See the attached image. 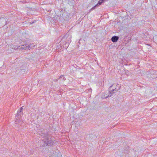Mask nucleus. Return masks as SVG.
<instances>
[{
  "mask_svg": "<svg viewBox=\"0 0 157 157\" xmlns=\"http://www.w3.org/2000/svg\"><path fill=\"white\" fill-rule=\"evenodd\" d=\"M18 119L17 118L15 120V122L16 124H17L18 123H21V122H22V121H21V120H19V121H18Z\"/></svg>",
  "mask_w": 157,
  "mask_h": 157,
  "instance_id": "obj_10",
  "label": "nucleus"
},
{
  "mask_svg": "<svg viewBox=\"0 0 157 157\" xmlns=\"http://www.w3.org/2000/svg\"><path fill=\"white\" fill-rule=\"evenodd\" d=\"M2 20H3V21H6V20L5 19H2Z\"/></svg>",
  "mask_w": 157,
  "mask_h": 157,
  "instance_id": "obj_11",
  "label": "nucleus"
},
{
  "mask_svg": "<svg viewBox=\"0 0 157 157\" xmlns=\"http://www.w3.org/2000/svg\"><path fill=\"white\" fill-rule=\"evenodd\" d=\"M102 0L101 2H99L97 4L94 6L91 9V10L94 9L97 6H99V5H101L102 3V1H103V0Z\"/></svg>",
  "mask_w": 157,
  "mask_h": 157,
  "instance_id": "obj_7",
  "label": "nucleus"
},
{
  "mask_svg": "<svg viewBox=\"0 0 157 157\" xmlns=\"http://www.w3.org/2000/svg\"><path fill=\"white\" fill-rule=\"evenodd\" d=\"M59 79L60 80V81H60V82H63L65 80V79H64V77L63 76H60L59 78Z\"/></svg>",
  "mask_w": 157,
  "mask_h": 157,
  "instance_id": "obj_8",
  "label": "nucleus"
},
{
  "mask_svg": "<svg viewBox=\"0 0 157 157\" xmlns=\"http://www.w3.org/2000/svg\"><path fill=\"white\" fill-rule=\"evenodd\" d=\"M67 39L66 43L69 44V42L71 41V36H69L68 34H66L64 35V37L62 40V41H63L64 39Z\"/></svg>",
  "mask_w": 157,
  "mask_h": 157,
  "instance_id": "obj_3",
  "label": "nucleus"
},
{
  "mask_svg": "<svg viewBox=\"0 0 157 157\" xmlns=\"http://www.w3.org/2000/svg\"><path fill=\"white\" fill-rule=\"evenodd\" d=\"M28 48V46L26 45H21L18 47H17L16 46H14L13 49L15 50L17 49H21L24 50Z\"/></svg>",
  "mask_w": 157,
  "mask_h": 157,
  "instance_id": "obj_2",
  "label": "nucleus"
},
{
  "mask_svg": "<svg viewBox=\"0 0 157 157\" xmlns=\"http://www.w3.org/2000/svg\"><path fill=\"white\" fill-rule=\"evenodd\" d=\"M38 133L39 135L41 136H43L42 139V140H44V142L47 144V145L51 146L53 144V140L51 138H50L47 135L44 134V133H40V132L39 131Z\"/></svg>",
  "mask_w": 157,
  "mask_h": 157,
  "instance_id": "obj_1",
  "label": "nucleus"
},
{
  "mask_svg": "<svg viewBox=\"0 0 157 157\" xmlns=\"http://www.w3.org/2000/svg\"><path fill=\"white\" fill-rule=\"evenodd\" d=\"M119 38V37L118 36H114L112 37L111 40L113 42H116L117 41Z\"/></svg>",
  "mask_w": 157,
  "mask_h": 157,
  "instance_id": "obj_5",
  "label": "nucleus"
},
{
  "mask_svg": "<svg viewBox=\"0 0 157 157\" xmlns=\"http://www.w3.org/2000/svg\"><path fill=\"white\" fill-rule=\"evenodd\" d=\"M28 47L30 48H32L35 47V45L33 44H30L29 45H27Z\"/></svg>",
  "mask_w": 157,
  "mask_h": 157,
  "instance_id": "obj_9",
  "label": "nucleus"
},
{
  "mask_svg": "<svg viewBox=\"0 0 157 157\" xmlns=\"http://www.w3.org/2000/svg\"><path fill=\"white\" fill-rule=\"evenodd\" d=\"M112 86H111L109 88L108 97L111 96L112 94H113L114 93H115L117 91L115 89H112L111 88Z\"/></svg>",
  "mask_w": 157,
  "mask_h": 157,
  "instance_id": "obj_4",
  "label": "nucleus"
},
{
  "mask_svg": "<svg viewBox=\"0 0 157 157\" xmlns=\"http://www.w3.org/2000/svg\"><path fill=\"white\" fill-rule=\"evenodd\" d=\"M23 109V108L22 107H21L20 108V110L19 111H18L16 114V117H18L20 116H21V114H22V113H21V111Z\"/></svg>",
  "mask_w": 157,
  "mask_h": 157,
  "instance_id": "obj_6",
  "label": "nucleus"
}]
</instances>
